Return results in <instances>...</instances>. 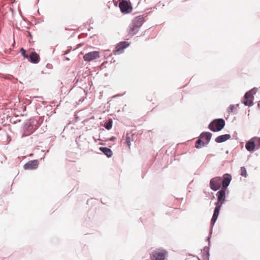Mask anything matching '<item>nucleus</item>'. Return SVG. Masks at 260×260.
<instances>
[{
	"instance_id": "423d86ee",
	"label": "nucleus",
	"mask_w": 260,
	"mask_h": 260,
	"mask_svg": "<svg viewBox=\"0 0 260 260\" xmlns=\"http://www.w3.org/2000/svg\"><path fill=\"white\" fill-rule=\"evenodd\" d=\"M168 251L164 249H158L155 251L153 256L151 257V260H165V256Z\"/></svg>"
},
{
	"instance_id": "f03ea898",
	"label": "nucleus",
	"mask_w": 260,
	"mask_h": 260,
	"mask_svg": "<svg viewBox=\"0 0 260 260\" xmlns=\"http://www.w3.org/2000/svg\"><path fill=\"white\" fill-rule=\"evenodd\" d=\"M150 13L149 12V13ZM148 14V13H147L134 18L132 20V24H131V36L135 35L139 31L140 27L145 22L144 17L146 16Z\"/></svg>"
},
{
	"instance_id": "1a4fd4ad",
	"label": "nucleus",
	"mask_w": 260,
	"mask_h": 260,
	"mask_svg": "<svg viewBox=\"0 0 260 260\" xmlns=\"http://www.w3.org/2000/svg\"><path fill=\"white\" fill-rule=\"evenodd\" d=\"M232 177L230 174L225 173L222 177L221 184L222 188L227 189L232 180Z\"/></svg>"
},
{
	"instance_id": "7ed1b4c3",
	"label": "nucleus",
	"mask_w": 260,
	"mask_h": 260,
	"mask_svg": "<svg viewBox=\"0 0 260 260\" xmlns=\"http://www.w3.org/2000/svg\"><path fill=\"white\" fill-rule=\"evenodd\" d=\"M257 90V88L253 87L246 92L243 99L241 100V103L248 107L253 106L254 105V95L256 93Z\"/></svg>"
},
{
	"instance_id": "2eb2a0df",
	"label": "nucleus",
	"mask_w": 260,
	"mask_h": 260,
	"mask_svg": "<svg viewBox=\"0 0 260 260\" xmlns=\"http://www.w3.org/2000/svg\"><path fill=\"white\" fill-rule=\"evenodd\" d=\"M29 61L33 63H37L40 60L39 54L35 52H31L29 56Z\"/></svg>"
},
{
	"instance_id": "39448f33",
	"label": "nucleus",
	"mask_w": 260,
	"mask_h": 260,
	"mask_svg": "<svg viewBox=\"0 0 260 260\" xmlns=\"http://www.w3.org/2000/svg\"><path fill=\"white\" fill-rule=\"evenodd\" d=\"M221 181V177L217 176L212 178L210 180L209 182V187L210 189L214 191H216L220 189L222 187Z\"/></svg>"
},
{
	"instance_id": "20e7f679",
	"label": "nucleus",
	"mask_w": 260,
	"mask_h": 260,
	"mask_svg": "<svg viewBox=\"0 0 260 260\" xmlns=\"http://www.w3.org/2000/svg\"><path fill=\"white\" fill-rule=\"evenodd\" d=\"M225 125V120L222 118H216L212 120L208 125V128L213 132L221 131Z\"/></svg>"
},
{
	"instance_id": "393cba45",
	"label": "nucleus",
	"mask_w": 260,
	"mask_h": 260,
	"mask_svg": "<svg viewBox=\"0 0 260 260\" xmlns=\"http://www.w3.org/2000/svg\"><path fill=\"white\" fill-rule=\"evenodd\" d=\"M20 52L24 58H28V55L26 53V51L23 48H20Z\"/></svg>"
},
{
	"instance_id": "c756f323",
	"label": "nucleus",
	"mask_w": 260,
	"mask_h": 260,
	"mask_svg": "<svg viewBox=\"0 0 260 260\" xmlns=\"http://www.w3.org/2000/svg\"><path fill=\"white\" fill-rule=\"evenodd\" d=\"M31 133V132H30V133H25L23 135V136H28V135H29Z\"/></svg>"
},
{
	"instance_id": "a878e982",
	"label": "nucleus",
	"mask_w": 260,
	"mask_h": 260,
	"mask_svg": "<svg viewBox=\"0 0 260 260\" xmlns=\"http://www.w3.org/2000/svg\"><path fill=\"white\" fill-rule=\"evenodd\" d=\"M145 1L146 0H138V2L137 3V6L140 5V3H141V2L143 1L144 2H145ZM137 1H138V0H133V2H131V13L132 12V11H133V5H134V3L135 2H136Z\"/></svg>"
},
{
	"instance_id": "7c9ffc66",
	"label": "nucleus",
	"mask_w": 260,
	"mask_h": 260,
	"mask_svg": "<svg viewBox=\"0 0 260 260\" xmlns=\"http://www.w3.org/2000/svg\"><path fill=\"white\" fill-rule=\"evenodd\" d=\"M257 107L259 109H260V101L258 103Z\"/></svg>"
},
{
	"instance_id": "f257e3e1",
	"label": "nucleus",
	"mask_w": 260,
	"mask_h": 260,
	"mask_svg": "<svg viewBox=\"0 0 260 260\" xmlns=\"http://www.w3.org/2000/svg\"><path fill=\"white\" fill-rule=\"evenodd\" d=\"M226 189L221 188L216 193L217 202L214 203L215 207L210 221V224L212 226L214 225L219 214L220 209L226 201Z\"/></svg>"
},
{
	"instance_id": "f3484780",
	"label": "nucleus",
	"mask_w": 260,
	"mask_h": 260,
	"mask_svg": "<svg viewBox=\"0 0 260 260\" xmlns=\"http://www.w3.org/2000/svg\"><path fill=\"white\" fill-rule=\"evenodd\" d=\"M99 149L108 157H111L113 155L112 150L108 148L100 147Z\"/></svg>"
},
{
	"instance_id": "b1692460",
	"label": "nucleus",
	"mask_w": 260,
	"mask_h": 260,
	"mask_svg": "<svg viewBox=\"0 0 260 260\" xmlns=\"http://www.w3.org/2000/svg\"><path fill=\"white\" fill-rule=\"evenodd\" d=\"M189 256H192L193 257H196L198 260H201L198 256L195 255H192L191 254H188ZM210 254H208L207 256H202L203 260H209Z\"/></svg>"
},
{
	"instance_id": "6ab92c4d",
	"label": "nucleus",
	"mask_w": 260,
	"mask_h": 260,
	"mask_svg": "<svg viewBox=\"0 0 260 260\" xmlns=\"http://www.w3.org/2000/svg\"><path fill=\"white\" fill-rule=\"evenodd\" d=\"M209 250H210V246H206L205 247H204L203 248V250H202V256H207L208 254H210Z\"/></svg>"
},
{
	"instance_id": "aec40b11",
	"label": "nucleus",
	"mask_w": 260,
	"mask_h": 260,
	"mask_svg": "<svg viewBox=\"0 0 260 260\" xmlns=\"http://www.w3.org/2000/svg\"><path fill=\"white\" fill-rule=\"evenodd\" d=\"M240 170H241L240 175L244 177H246L247 176V171H246L245 167H243V166L241 167L240 168Z\"/></svg>"
},
{
	"instance_id": "473e14b6",
	"label": "nucleus",
	"mask_w": 260,
	"mask_h": 260,
	"mask_svg": "<svg viewBox=\"0 0 260 260\" xmlns=\"http://www.w3.org/2000/svg\"><path fill=\"white\" fill-rule=\"evenodd\" d=\"M114 139H115V138H114V137H112V138L111 139V140L112 141L114 140Z\"/></svg>"
},
{
	"instance_id": "9d476101",
	"label": "nucleus",
	"mask_w": 260,
	"mask_h": 260,
	"mask_svg": "<svg viewBox=\"0 0 260 260\" xmlns=\"http://www.w3.org/2000/svg\"><path fill=\"white\" fill-rule=\"evenodd\" d=\"M255 138H252L246 143L245 148L250 152H253L255 148H256V144L254 141Z\"/></svg>"
},
{
	"instance_id": "5701e85b",
	"label": "nucleus",
	"mask_w": 260,
	"mask_h": 260,
	"mask_svg": "<svg viewBox=\"0 0 260 260\" xmlns=\"http://www.w3.org/2000/svg\"><path fill=\"white\" fill-rule=\"evenodd\" d=\"M105 127L108 130L110 129L112 127V120L110 119L108 122L105 123Z\"/></svg>"
},
{
	"instance_id": "cd10ccee",
	"label": "nucleus",
	"mask_w": 260,
	"mask_h": 260,
	"mask_svg": "<svg viewBox=\"0 0 260 260\" xmlns=\"http://www.w3.org/2000/svg\"><path fill=\"white\" fill-rule=\"evenodd\" d=\"M126 143L127 146H130V139L128 137V134H127L126 136Z\"/></svg>"
},
{
	"instance_id": "f8f14e48",
	"label": "nucleus",
	"mask_w": 260,
	"mask_h": 260,
	"mask_svg": "<svg viewBox=\"0 0 260 260\" xmlns=\"http://www.w3.org/2000/svg\"><path fill=\"white\" fill-rule=\"evenodd\" d=\"M39 161L38 160H30L24 165L25 170H34L38 168Z\"/></svg>"
},
{
	"instance_id": "bb28decb",
	"label": "nucleus",
	"mask_w": 260,
	"mask_h": 260,
	"mask_svg": "<svg viewBox=\"0 0 260 260\" xmlns=\"http://www.w3.org/2000/svg\"><path fill=\"white\" fill-rule=\"evenodd\" d=\"M210 225L211 226V227L212 228L213 226L211 224H210ZM212 233V229H211V230L210 232L209 235L206 238V241H208V246H210V238L211 237Z\"/></svg>"
},
{
	"instance_id": "ddd939ff",
	"label": "nucleus",
	"mask_w": 260,
	"mask_h": 260,
	"mask_svg": "<svg viewBox=\"0 0 260 260\" xmlns=\"http://www.w3.org/2000/svg\"><path fill=\"white\" fill-rule=\"evenodd\" d=\"M212 136V134L209 132H204L201 133L199 137L202 139H205L206 144H209Z\"/></svg>"
},
{
	"instance_id": "4468645a",
	"label": "nucleus",
	"mask_w": 260,
	"mask_h": 260,
	"mask_svg": "<svg viewBox=\"0 0 260 260\" xmlns=\"http://www.w3.org/2000/svg\"><path fill=\"white\" fill-rule=\"evenodd\" d=\"M231 136L230 134H224L217 137L215 140L217 143H221L230 139Z\"/></svg>"
},
{
	"instance_id": "9b49d317",
	"label": "nucleus",
	"mask_w": 260,
	"mask_h": 260,
	"mask_svg": "<svg viewBox=\"0 0 260 260\" xmlns=\"http://www.w3.org/2000/svg\"><path fill=\"white\" fill-rule=\"evenodd\" d=\"M119 7L123 14H127L129 12L130 6L125 1H122L119 4Z\"/></svg>"
},
{
	"instance_id": "dca6fc26",
	"label": "nucleus",
	"mask_w": 260,
	"mask_h": 260,
	"mask_svg": "<svg viewBox=\"0 0 260 260\" xmlns=\"http://www.w3.org/2000/svg\"><path fill=\"white\" fill-rule=\"evenodd\" d=\"M208 144L206 143V142H204L201 138L199 137L198 139L195 143V147L197 149H200Z\"/></svg>"
},
{
	"instance_id": "412c9836",
	"label": "nucleus",
	"mask_w": 260,
	"mask_h": 260,
	"mask_svg": "<svg viewBox=\"0 0 260 260\" xmlns=\"http://www.w3.org/2000/svg\"><path fill=\"white\" fill-rule=\"evenodd\" d=\"M239 106V104H237V105H230V106L229 107V108H228L227 109V111L229 113H231L232 112H233L234 111V109H235V106L236 107H238Z\"/></svg>"
},
{
	"instance_id": "6e6552de",
	"label": "nucleus",
	"mask_w": 260,
	"mask_h": 260,
	"mask_svg": "<svg viewBox=\"0 0 260 260\" xmlns=\"http://www.w3.org/2000/svg\"><path fill=\"white\" fill-rule=\"evenodd\" d=\"M100 57V52L94 51L85 54L83 56V59L86 61H91L94 59Z\"/></svg>"
},
{
	"instance_id": "72a5a7b5",
	"label": "nucleus",
	"mask_w": 260,
	"mask_h": 260,
	"mask_svg": "<svg viewBox=\"0 0 260 260\" xmlns=\"http://www.w3.org/2000/svg\"><path fill=\"white\" fill-rule=\"evenodd\" d=\"M229 151H228V150L226 151V152H225V153H226V154H229Z\"/></svg>"
},
{
	"instance_id": "c85d7f7f",
	"label": "nucleus",
	"mask_w": 260,
	"mask_h": 260,
	"mask_svg": "<svg viewBox=\"0 0 260 260\" xmlns=\"http://www.w3.org/2000/svg\"><path fill=\"white\" fill-rule=\"evenodd\" d=\"M115 6H117L118 4L120 2V0H113Z\"/></svg>"
},
{
	"instance_id": "0eeeda50",
	"label": "nucleus",
	"mask_w": 260,
	"mask_h": 260,
	"mask_svg": "<svg viewBox=\"0 0 260 260\" xmlns=\"http://www.w3.org/2000/svg\"><path fill=\"white\" fill-rule=\"evenodd\" d=\"M129 43L127 42L124 41L121 42L117 44L115 49L113 50V53L114 55H119L122 53L124 50L128 47Z\"/></svg>"
},
{
	"instance_id": "a211bd4d",
	"label": "nucleus",
	"mask_w": 260,
	"mask_h": 260,
	"mask_svg": "<svg viewBox=\"0 0 260 260\" xmlns=\"http://www.w3.org/2000/svg\"><path fill=\"white\" fill-rule=\"evenodd\" d=\"M133 126L131 125V139L132 141H136L138 138L140 137L139 134H137L136 132L134 133V129H132Z\"/></svg>"
},
{
	"instance_id": "2f4dec72",
	"label": "nucleus",
	"mask_w": 260,
	"mask_h": 260,
	"mask_svg": "<svg viewBox=\"0 0 260 260\" xmlns=\"http://www.w3.org/2000/svg\"><path fill=\"white\" fill-rule=\"evenodd\" d=\"M211 194L212 195V199L213 200L215 197H214V193L213 192H211Z\"/></svg>"
},
{
	"instance_id": "4be33fe9",
	"label": "nucleus",
	"mask_w": 260,
	"mask_h": 260,
	"mask_svg": "<svg viewBox=\"0 0 260 260\" xmlns=\"http://www.w3.org/2000/svg\"><path fill=\"white\" fill-rule=\"evenodd\" d=\"M253 138H255L254 141L256 144V149H258L260 148V137H254Z\"/></svg>"
}]
</instances>
